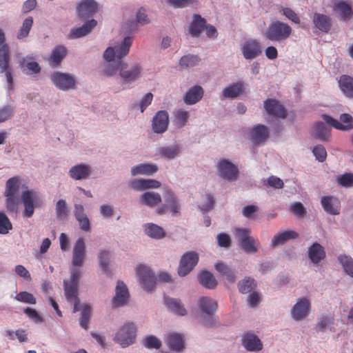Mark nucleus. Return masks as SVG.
<instances>
[{"label": "nucleus", "mask_w": 353, "mask_h": 353, "mask_svg": "<svg viewBox=\"0 0 353 353\" xmlns=\"http://www.w3.org/2000/svg\"><path fill=\"white\" fill-rule=\"evenodd\" d=\"M10 48L8 45L6 43L4 32L0 29V74H4L8 90H11L14 88L12 69L10 66Z\"/></svg>", "instance_id": "obj_1"}, {"label": "nucleus", "mask_w": 353, "mask_h": 353, "mask_svg": "<svg viewBox=\"0 0 353 353\" xmlns=\"http://www.w3.org/2000/svg\"><path fill=\"white\" fill-rule=\"evenodd\" d=\"M292 34V28L283 21L275 20L272 21L264 32V37L274 43H284Z\"/></svg>", "instance_id": "obj_2"}, {"label": "nucleus", "mask_w": 353, "mask_h": 353, "mask_svg": "<svg viewBox=\"0 0 353 353\" xmlns=\"http://www.w3.org/2000/svg\"><path fill=\"white\" fill-rule=\"evenodd\" d=\"M200 312L205 316L202 319V324L205 327H213L216 320L213 315L218 309L217 302L208 296H202L198 301Z\"/></svg>", "instance_id": "obj_3"}, {"label": "nucleus", "mask_w": 353, "mask_h": 353, "mask_svg": "<svg viewBox=\"0 0 353 353\" xmlns=\"http://www.w3.org/2000/svg\"><path fill=\"white\" fill-rule=\"evenodd\" d=\"M132 43V37H125L121 44L115 47H108L105 50L103 54L104 59L108 62L114 61V58H117V61H121V59L128 54Z\"/></svg>", "instance_id": "obj_4"}, {"label": "nucleus", "mask_w": 353, "mask_h": 353, "mask_svg": "<svg viewBox=\"0 0 353 353\" xmlns=\"http://www.w3.org/2000/svg\"><path fill=\"white\" fill-rule=\"evenodd\" d=\"M136 332L134 323H125L117 331L114 341L122 347H128L134 342Z\"/></svg>", "instance_id": "obj_5"}, {"label": "nucleus", "mask_w": 353, "mask_h": 353, "mask_svg": "<svg viewBox=\"0 0 353 353\" xmlns=\"http://www.w3.org/2000/svg\"><path fill=\"white\" fill-rule=\"evenodd\" d=\"M165 204L156 210L158 214H163L166 211L170 212L172 215H176L180 212V205L177 197L170 188H165L163 194Z\"/></svg>", "instance_id": "obj_6"}, {"label": "nucleus", "mask_w": 353, "mask_h": 353, "mask_svg": "<svg viewBox=\"0 0 353 353\" xmlns=\"http://www.w3.org/2000/svg\"><path fill=\"white\" fill-rule=\"evenodd\" d=\"M199 254L194 252H187L181 258L178 268V274L181 276L188 274L199 262Z\"/></svg>", "instance_id": "obj_7"}, {"label": "nucleus", "mask_w": 353, "mask_h": 353, "mask_svg": "<svg viewBox=\"0 0 353 353\" xmlns=\"http://www.w3.org/2000/svg\"><path fill=\"white\" fill-rule=\"evenodd\" d=\"M136 274L142 288L146 291H152L156 285V278L148 267L140 265L136 268Z\"/></svg>", "instance_id": "obj_8"}, {"label": "nucleus", "mask_w": 353, "mask_h": 353, "mask_svg": "<svg viewBox=\"0 0 353 353\" xmlns=\"http://www.w3.org/2000/svg\"><path fill=\"white\" fill-rule=\"evenodd\" d=\"M119 75L125 82L135 81L141 77L142 68L139 64H135L129 68L126 63L119 61Z\"/></svg>", "instance_id": "obj_9"}, {"label": "nucleus", "mask_w": 353, "mask_h": 353, "mask_svg": "<svg viewBox=\"0 0 353 353\" xmlns=\"http://www.w3.org/2000/svg\"><path fill=\"white\" fill-rule=\"evenodd\" d=\"M50 79L55 86L61 90L66 91L75 88V80L69 74L56 72L51 74Z\"/></svg>", "instance_id": "obj_10"}, {"label": "nucleus", "mask_w": 353, "mask_h": 353, "mask_svg": "<svg viewBox=\"0 0 353 353\" xmlns=\"http://www.w3.org/2000/svg\"><path fill=\"white\" fill-rule=\"evenodd\" d=\"M323 119L330 126L337 130H350L353 128V118L349 114H342L340 121L326 114L323 115Z\"/></svg>", "instance_id": "obj_11"}, {"label": "nucleus", "mask_w": 353, "mask_h": 353, "mask_svg": "<svg viewBox=\"0 0 353 353\" xmlns=\"http://www.w3.org/2000/svg\"><path fill=\"white\" fill-rule=\"evenodd\" d=\"M219 175L228 181L236 180L239 176V170L236 165L230 161L221 159L218 163Z\"/></svg>", "instance_id": "obj_12"}, {"label": "nucleus", "mask_w": 353, "mask_h": 353, "mask_svg": "<svg viewBox=\"0 0 353 353\" xmlns=\"http://www.w3.org/2000/svg\"><path fill=\"white\" fill-rule=\"evenodd\" d=\"M310 302L306 298L299 299L291 310V315L295 321H301L310 313Z\"/></svg>", "instance_id": "obj_13"}, {"label": "nucleus", "mask_w": 353, "mask_h": 353, "mask_svg": "<svg viewBox=\"0 0 353 353\" xmlns=\"http://www.w3.org/2000/svg\"><path fill=\"white\" fill-rule=\"evenodd\" d=\"M38 196L33 190H26L22 192L21 201L24 206L23 216L31 217L34 212V203L37 201Z\"/></svg>", "instance_id": "obj_14"}, {"label": "nucleus", "mask_w": 353, "mask_h": 353, "mask_svg": "<svg viewBox=\"0 0 353 353\" xmlns=\"http://www.w3.org/2000/svg\"><path fill=\"white\" fill-rule=\"evenodd\" d=\"M264 108L269 115L276 118L285 119L287 117L285 107L278 100L268 99L264 101Z\"/></svg>", "instance_id": "obj_15"}, {"label": "nucleus", "mask_w": 353, "mask_h": 353, "mask_svg": "<svg viewBox=\"0 0 353 353\" xmlns=\"http://www.w3.org/2000/svg\"><path fill=\"white\" fill-rule=\"evenodd\" d=\"M241 50L244 58L246 59H255L262 53L260 43L253 39L245 41L241 48Z\"/></svg>", "instance_id": "obj_16"}, {"label": "nucleus", "mask_w": 353, "mask_h": 353, "mask_svg": "<svg viewBox=\"0 0 353 353\" xmlns=\"http://www.w3.org/2000/svg\"><path fill=\"white\" fill-rule=\"evenodd\" d=\"M86 252L84 239L79 238L76 241L72 252V265L76 267H81L85 259Z\"/></svg>", "instance_id": "obj_17"}, {"label": "nucleus", "mask_w": 353, "mask_h": 353, "mask_svg": "<svg viewBox=\"0 0 353 353\" xmlns=\"http://www.w3.org/2000/svg\"><path fill=\"white\" fill-rule=\"evenodd\" d=\"M98 3L94 0H81L77 3V12L81 18H88L98 10Z\"/></svg>", "instance_id": "obj_18"}, {"label": "nucleus", "mask_w": 353, "mask_h": 353, "mask_svg": "<svg viewBox=\"0 0 353 353\" xmlns=\"http://www.w3.org/2000/svg\"><path fill=\"white\" fill-rule=\"evenodd\" d=\"M169 123L168 114L165 110L158 111L152 119V130L156 133L167 130Z\"/></svg>", "instance_id": "obj_19"}, {"label": "nucleus", "mask_w": 353, "mask_h": 353, "mask_svg": "<svg viewBox=\"0 0 353 353\" xmlns=\"http://www.w3.org/2000/svg\"><path fill=\"white\" fill-rule=\"evenodd\" d=\"M64 294L68 302L74 303L73 312L79 311V305L80 300L78 296V286L76 284H69L66 281L63 282Z\"/></svg>", "instance_id": "obj_20"}, {"label": "nucleus", "mask_w": 353, "mask_h": 353, "mask_svg": "<svg viewBox=\"0 0 353 353\" xmlns=\"http://www.w3.org/2000/svg\"><path fill=\"white\" fill-rule=\"evenodd\" d=\"M97 22L94 19H91L85 22L79 28H72L68 35L69 39L80 38L87 35L97 26Z\"/></svg>", "instance_id": "obj_21"}, {"label": "nucleus", "mask_w": 353, "mask_h": 353, "mask_svg": "<svg viewBox=\"0 0 353 353\" xmlns=\"http://www.w3.org/2000/svg\"><path fill=\"white\" fill-rule=\"evenodd\" d=\"M92 173V168L86 164H78L72 166L69 170V176L74 180L88 179Z\"/></svg>", "instance_id": "obj_22"}, {"label": "nucleus", "mask_w": 353, "mask_h": 353, "mask_svg": "<svg viewBox=\"0 0 353 353\" xmlns=\"http://www.w3.org/2000/svg\"><path fill=\"white\" fill-rule=\"evenodd\" d=\"M84 211L85 209L82 205H74V215L79 224L80 229L85 232H90L91 230L90 222Z\"/></svg>", "instance_id": "obj_23"}, {"label": "nucleus", "mask_w": 353, "mask_h": 353, "mask_svg": "<svg viewBox=\"0 0 353 353\" xmlns=\"http://www.w3.org/2000/svg\"><path fill=\"white\" fill-rule=\"evenodd\" d=\"M243 346L250 352L260 351L263 348L261 340L254 334L247 333L242 339Z\"/></svg>", "instance_id": "obj_24"}, {"label": "nucleus", "mask_w": 353, "mask_h": 353, "mask_svg": "<svg viewBox=\"0 0 353 353\" xmlns=\"http://www.w3.org/2000/svg\"><path fill=\"white\" fill-rule=\"evenodd\" d=\"M129 297L128 288L123 281H118L116 287V295L112 299L114 306H122L126 304Z\"/></svg>", "instance_id": "obj_25"}, {"label": "nucleus", "mask_w": 353, "mask_h": 353, "mask_svg": "<svg viewBox=\"0 0 353 353\" xmlns=\"http://www.w3.org/2000/svg\"><path fill=\"white\" fill-rule=\"evenodd\" d=\"M321 202L327 213L330 214H339L340 213V201L337 198L331 196H323Z\"/></svg>", "instance_id": "obj_26"}, {"label": "nucleus", "mask_w": 353, "mask_h": 353, "mask_svg": "<svg viewBox=\"0 0 353 353\" xmlns=\"http://www.w3.org/2000/svg\"><path fill=\"white\" fill-rule=\"evenodd\" d=\"M203 96V90L200 85L190 88L183 97L185 103L192 105L197 103Z\"/></svg>", "instance_id": "obj_27"}, {"label": "nucleus", "mask_w": 353, "mask_h": 353, "mask_svg": "<svg viewBox=\"0 0 353 353\" xmlns=\"http://www.w3.org/2000/svg\"><path fill=\"white\" fill-rule=\"evenodd\" d=\"M161 183L154 179H136L130 182V187L135 190L159 188Z\"/></svg>", "instance_id": "obj_28"}, {"label": "nucleus", "mask_w": 353, "mask_h": 353, "mask_svg": "<svg viewBox=\"0 0 353 353\" xmlns=\"http://www.w3.org/2000/svg\"><path fill=\"white\" fill-rule=\"evenodd\" d=\"M339 86L343 94L348 98H353V77L343 74L339 77Z\"/></svg>", "instance_id": "obj_29"}, {"label": "nucleus", "mask_w": 353, "mask_h": 353, "mask_svg": "<svg viewBox=\"0 0 353 353\" xmlns=\"http://www.w3.org/2000/svg\"><path fill=\"white\" fill-rule=\"evenodd\" d=\"M308 256L312 263L317 264L325 258L324 248L318 243H314L309 248Z\"/></svg>", "instance_id": "obj_30"}, {"label": "nucleus", "mask_w": 353, "mask_h": 353, "mask_svg": "<svg viewBox=\"0 0 353 353\" xmlns=\"http://www.w3.org/2000/svg\"><path fill=\"white\" fill-rule=\"evenodd\" d=\"M250 136L254 144L264 142L269 136L268 128L264 125H257L252 129Z\"/></svg>", "instance_id": "obj_31"}, {"label": "nucleus", "mask_w": 353, "mask_h": 353, "mask_svg": "<svg viewBox=\"0 0 353 353\" xmlns=\"http://www.w3.org/2000/svg\"><path fill=\"white\" fill-rule=\"evenodd\" d=\"M313 23L319 30L327 32L331 28V19L323 14L315 13L313 17Z\"/></svg>", "instance_id": "obj_32"}, {"label": "nucleus", "mask_w": 353, "mask_h": 353, "mask_svg": "<svg viewBox=\"0 0 353 353\" xmlns=\"http://www.w3.org/2000/svg\"><path fill=\"white\" fill-rule=\"evenodd\" d=\"M334 9L340 14L343 21L350 20L353 17V10L351 6L345 1H339L334 4Z\"/></svg>", "instance_id": "obj_33"}, {"label": "nucleus", "mask_w": 353, "mask_h": 353, "mask_svg": "<svg viewBox=\"0 0 353 353\" xmlns=\"http://www.w3.org/2000/svg\"><path fill=\"white\" fill-rule=\"evenodd\" d=\"M161 202V195L154 192H146L140 197V203L148 207L153 208Z\"/></svg>", "instance_id": "obj_34"}, {"label": "nucleus", "mask_w": 353, "mask_h": 353, "mask_svg": "<svg viewBox=\"0 0 353 353\" xmlns=\"http://www.w3.org/2000/svg\"><path fill=\"white\" fill-rule=\"evenodd\" d=\"M206 21L199 14H194L193 21L189 28V32L193 37H199L205 26Z\"/></svg>", "instance_id": "obj_35"}, {"label": "nucleus", "mask_w": 353, "mask_h": 353, "mask_svg": "<svg viewBox=\"0 0 353 353\" xmlns=\"http://www.w3.org/2000/svg\"><path fill=\"white\" fill-rule=\"evenodd\" d=\"M298 236V234L292 230L284 231L274 236L271 241V245L276 247L285 243L287 241L294 239Z\"/></svg>", "instance_id": "obj_36"}, {"label": "nucleus", "mask_w": 353, "mask_h": 353, "mask_svg": "<svg viewBox=\"0 0 353 353\" xmlns=\"http://www.w3.org/2000/svg\"><path fill=\"white\" fill-rule=\"evenodd\" d=\"M157 165L151 163H141L132 168L131 173L133 176L137 174L152 175L157 171Z\"/></svg>", "instance_id": "obj_37"}, {"label": "nucleus", "mask_w": 353, "mask_h": 353, "mask_svg": "<svg viewBox=\"0 0 353 353\" xmlns=\"http://www.w3.org/2000/svg\"><path fill=\"white\" fill-rule=\"evenodd\" d=\"M243 89L244 83L241 81H239L226 87L223 91V95L225 98H236L243 92Z\"/></svg>", "instance_id": "obj_38"}, {"label": "nucleus", "mask_w": 353, "mask_h": 353, "mask_svg": "<svg viewBox=\"0 0 353 353\" xmlns=\"http://www.w3.org/2000/svg\"><path fill=\"white\" fill-rule=\"evenodd\" d=\"M165 303L168 307L174 313L184 316L187 314V310L179 299L173 298H165Z\"/></svg>", "instance_id": "obj_39"}, {"label": "nucleus", "mask_w": 353, "mask_h": 353, "mask_svg": "<svg viewBox=\"0 0 353 353\" xmlns=\"http://www.w3.org/2000/svg\"><path fill=\"white\" fill-rule=\"evenodd\" d=\"M199 283L208 289H214L217 285V281L214 275L208 271H203L199 275Z\"/></svg>", "instance_id": "obj_40"}, {"label": "nucleus", "mask_w": 353, "mask_h": 353, "mask_svg": "<svg viewBox=\"0 0 353 353\" xmlns=\"http://www.w3.org/2000/svg\"><path fill=\"white\" fill-rule=\"evenodd\" d=\"M20 66L23 71L27 74H37L41 71L39 63L32 61V58L30 57L23 59L20 62Z\"/></svg>", "instance_id": "obj_41"}, {"label": "nucleus", "mask_w": 353, "mask_h": 353, "mask_svg": "<svg viewBox=\"0 0 353 353\" xmlns=\"http://www.w3.org/2000/svg\"><path fill=\"white\" fill-rule=\"evenodd\" d=\"M20 182L17 176L9 179L6 183L5 196H19Z\"/></svg>", "instance_id": "obj_42"}, {"label": "nucleus", "mask_w": 353, "mask_h": 353, "mask_svg": "<svg viewBox=\"0 0 353 353\" xmlns=\"http://www.w3.org/2000/svg\"><path fill=\"white\" fill-rule=\"evenodd\" d=\"M67 54V49L63 46H56L52 52L50 61L54 66L58 65Z\"/></svg>", "instance_id": "obj_43"}, {"label": "nucleus", "mask_w": 353, "mask_h": 353, "mask_svg": "<svg viewBox=\"0 0 353 353\" xmlns=\"http://www.w3.org/2000/svg\"><path fill=\"white\" fill-rule=\"evenodd\" d=\"M168 345L171 350L179 352L184 346L183 339L179 334H170L168 337Z\"/></svg>", "instance_id": "obj_44"}, {"label": "nucleus", "mask_w": 353, "mask_h": 353, "mask_svg": "<svg viewBox=\"0 0 353 353\" xmlns=\"http://www.w3.org/2000/svg\"><path fill=\"white\" fill-rule=\"evenodd\" d=\"M145 232L149 236L157 239H162L165 235L164 230L161 227L154 223L147 224L145 228Z\"/></svg>", "instance_id": "obj_45"}, {"label": "nucleus", "mask_w": 353, "mask_h": 353, "mask_svg": "<svg viewBox=\"0 0 353 353\" xmlns=\"http://www.w3.org/2000/svg\"><path fill=\"white\" fill-rule=\"evenodd\" d=\"M79 310H81V315L79 319L80 325L83 329L88 330L91 315V307L89 305L84 304L81 307L79 305Z\"/></svg>", "instance_id": "obj_46"}, {"label": "nucleus", "mask_w": 353, "mask_h": 353, "mask_svg": "<svg viewBox=\"0 0 353 353\" xmlns=\"http://www.w3.org/2000/svg\"><path fill=\"white\" fill-rule=\"evenodd\" d=\"M33 18L32 17H28L26 18L22 23V26H21L18 34H17V39H21L23 38H26L28 36L29 32L33 26Z\"/></svg>", "instance_id": "obj_47"}, {"label": "nucleus", "mask_w": 353, "mask_h": 353, "mask_svg": "<svg viewBox=\"0 0 353 353\" xmlns=\"http://www.w3.org/2000/svg\"><path fill=\"white\" fill-rule=\"evenodd\" d=\"M338 259L347 274L353 278V259L347 255H340Z\"/></svg>", "instance_id": "obj_48"}, {"label": "nucleus", "mask_w": 353, "mask_h": 353, "mask_svg": "<svg viewBox=\"0 0 353 353\" xmlns=\"http://www.w3.org/2000/svg\"><path fill=\"white\" fill-rule=\"evenodd\" d=\"M256 284L253 279L245 278L238 283L239 292L242 294L250 292L256 287Z\"/></svg>", "instance_id": "obj_49"}, {"label": "nucleus", "mask_w": 353, "mask_h": 353, "mask_svg": "<svg viewBox=\"0 0 353 353\" xmlns=\"http://www.w3.org/2000/svg\"><path fill=\"white\" fill-rule=\"evenodd\" d=\"M55 210L57 217L59 220H63L68 216L69 210L67 207V203L63 199H59L57 202Z\"/></svg>", "instance_id": "obj_50"}, {"label": "nucleus", "mask_w": 353, "mask_h": 353, "mask_svg": "<svg viewBox=\"0 0 353 353\" xmlns=\"http://www.w3.org/2000/svg\"><path fill=\"white\" fill-rule=\"evenodd\" d=\"M316 135L321 141H327L330 137V130L323 122L315 124Z\"/></svg>", "instance_id": "obj_51"}, {"label": "nucleus", "mask_w": 353, "mask_h": 353, "mask_svg": "<svg viewBox=\"0 0 353 353\" xmlns=\"http://www.w3.org/2000/svg\"><path fill=\"white\" fill-rule=\"evenodd\" d=\"M201 59L196 55H185L182 57L179 61V65L181 68H189L196 65Z\"/></svg>", "instance_id": "obj_52"}, {"label": "nucleus", "mask_w": 353, "mask_h": 353, "mask_svg": "<svg viewBox=\"0 0 353 353\" xmlns=\"http://www.w3.org/2000/svg\"><path fill=\"white\" fill-rule=\"evenodd\" d=\"M12 229V225L6 214L0 212V234H6Z\"/></svg>", "instance_id": "obj_53"}, {"label": "nucleus", "mask_w": 353, "mask_h": 353, "mask_svg": "<svg viewBox=\"0 0 353 353\" xmlns=\"http://www.w3.org/2000/svg\"><path fill=\"white\" fill-rule=\"evenodd\" d=\"M180 152V149L178 145L174 146H166L161 148L160 150V154L169 159H174Z\"/></svg>", "instance_id": "obj_54"}, {"label": "nucleus", "mask_w": 353, "mask_h": 353, "mask_svg": "<svg viewBox=\"0 0 353 353\" xmlns=\"http://www.w3.org/2000/svg\"><path fill=\"white\" fill-rule=\"evenodd\" d=\"M190 117L189 112L184 110H179L175 113L176 125L182 128L186 125Z\"/></svg>", "instance_id": "obj_55"}, {"label": "nucleus", "mask_w": 353, "mask_h": 353, "mask_svg": "<svg viewBox=\"0 0 353 353\" xmlns=\"http://www.w3.org/2000/svg\"><path fill=\"white\" fill-rule=\"evenodd\" d=\"M6 197V205L8 212L10 213H16L18 210L19 204V196H5Z\"/></svg>", "instance_id": "obj_56"}, {"label": "nucleus", "mask_w": 353, "mask_h": 353, "mask_svg": "<svg viewBox=\"0 0 353 353\" xmlns=\"http://www.w3.org/2000/svg\"><path fill=\"white\" fill-rule=\"evenodd\" d=\"M15 299L22 303L32 305L36 304L37 303L36 299L34 296V295L26 291L18 293L15 296Z\"/></svg>", "instance_id": "obj_57"}, {"label": "nucleus", "mask_w": 353, "mask_h": 353, "mask_svg": "<svg viewBox=\"0 0 353 353\" xmlns=\"http://www.w3.org/2000/svg\"><path fill=\"white\" fill-rule=\"evenodd\" d=\"M257 242L252 237L240 243L241 248L246 253H255L257 251L256 247Z\"/></svg>", "instance_id": "obj_58"}, {"label": "nucleus", "mask_w": 353, "mask_h": 353, "mask_svg": "<svg viewBox=\"0 0 353 353\" xmlns=\"http://www.w3.org/2000/svg\"><path fill=\"white\" fill-rule=\"evenodd\" d=\"M14 108L11 105H6L0 108V123L11 119L14 114Z\"/></svg>", "instance_id": "obj_59"}, {"label": "nucleus", "mask_w": 353, "mask_h": 353, "mask_svg": "<svg viewBox=\"0 0 353 353\" xmlns=\"http://www.w3.org/2000/svg\"><path fill=\"white\" fill-rule=\"evenodd\" d=\"M109 256L110 252L108 251H101L99 254V262L103 271L105 274L109 272Z\"/></svg>", "instance_id": "obj_60"}, {"label": "nucleus", "mask_w": 353, "mask_h": 353, "mask_svg": "<svg viewBox=\"0 0 353 353\" xmlns=\"http://www.w3.org/2000/svg\"><path fill=\"white\" fill-rule=\"evenodd\" d=\"M337 182L343 187H352L353 185V174L345 173L339 176Z\"/></svg>", "instance_id": "obj_61"}, {"label": "nucleus", "mask_w": 353, "mask_h": 353, "mask_svg": "<svg viewBox=\"0 0 353 353\" xmlns=\"http://www.w3.org/2000/svg\"><path fill=\"white\" fill-rule=\"evenodd\" d=\"M312 152L319 161L323 162L326 159L327 152L323 145H318L315 146L313 148Z\"/></svg>", "instance_id": "obj_62"}, {"label": "nucleus", "mask_w": 353, "mask_h": 353, "mask_svg": "<svg viewBox=\"0 0 353 353\" xmlns=\"http://www.w3.org/2000/svg\"><path fill=\"white\" fill-rule=\"evenodd\" d=\"M144 345L147 348L159 349L161 346V342L154 336H149L145 339Z\"/></svg>", "instance_id": "obj_63"}, {"label": "nucleus", "mask_w": 353, "mask_h": 353, "mask_svg": "<svg viewBox=\"0 0 353 353\" xmlns=\"http://www.w3.org/2000/svg\"><path fill=\"white\" fill-rule=\"evenodd\" d=\"M282 12L283 15L286 17L289 20L292 21V22L299 24L300 23V18L298 16V14L291 8H285L282 9Z\"/></svg>", "instance_id": "obj_64"}]
</instances>
